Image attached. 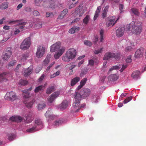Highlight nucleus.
Here are the masks:
<instances>
[{
	"label": "nucleus",
	"instance_id": "nucleus-1",
	"mask_svg": "<svg viewBox=\"0 0 146 146\" xmlns=\"http://www.w3.org/2000/svg\"><path fill=\"white\" fill-rule=\"evenodd\" d=\"M76 50L74 48L68 49L66 52L65 55L62 57V60L65 62H69L74 59L76 55Z\"/></svg>",
	"mask_w": 146,
	"mask_h": 146
},
{
	"label": "nucleus",
	"instance_id": "nucleus-2",
	"mask_svg": "<svg viewBox=\"0 0 146 146\" xmlns=\"http://www.w3.org/2000/svg\"><path fill=\"white\" fill-rule=\"evenodd\" d=\"M120 55L119 53L107 52L105 54L103 60H107L111 58H113L117 60H118L120 58Z\"/></svg>",
	"mask_w": 146,
	"mask_h": 146
},
{
	"label": "nucleus",
	"instance_id": "nucleus-3",
	"mask_svg": "<svg viewBox=\"0 0 146 146\" xmlns=\"http://www.w3.org/2000/svg\"><path fill=\"white\" fill-rule=\"evenodd\" d=\"M5 98L6 100L11 101H13L18 98V96L13 92H7Z\"/></svg>",
	"mask_w": 146,
	"mask_h": 146
},
{
	"label": "nucleus",
	"instance_id": "nucleus-4",
	"mask_svg": "<svg viewBox=\"0 0 146 146\" xmlns=\"http://www.w3.org/2000/svg\"><path fill=\"white\" fill-rule=\"evenodd\" d=\"M31 45V38L29 37L25 38L20 45V48L24 50L28 49Z\"/></svg>",
	"mask_w": 146,
	"mask_h": 146
},
{
	"label": "nucleus",
	"instance_id": "nucleus-5",
	"mask_svg": "<svg viewBox=\"0 0 146 146\" xmlns=\"http://www.w3.org/2000/svg\"><path fill=\"white\" fill-rule=\"evenodd\" d=\"M134 25L132 30H131L132 32L137 35L140 34L142 29L141 23L139 22L135 23L134 22Z\"/></svg>",
	"mask_w": 146,
	"mask_h": 146
},
{
	"label": "nucleus",
	"instance_id": "nucleus-6",
	"mask_svg": "<svg viewBox=\"0 0 146 146\" xmlns=\"http://www.w3.org/2000/svg\"><path fill=\"white\" fill-rule=\"evenodd\" d=\"M35 102V100L34 99H31L30 97H28L26 96V95H25V98H24L23 102L27 108H32Z\"/></svg>",
	"mask_w": 146,
	"mask_h": 146
},
{
	"label": "nucleus",
	"instance_id": "nucleus-7",
	"mask_svg": "<svg viewBox=\"0 0 146 146\" xmlns=\"http://www.w3.org/2000/svg\"><path fill=\"white\" fill-rule=\"evenodd\" d=\"M14 23H17V26H19V29H24L25 27H27V26H25V25L28 23L27 22H23L22 20H17L14 21H11L9 22V24H11Z\"/></svg>",
	"mask_w": 146,
	"mask_h": 146
},
{
	"label": "nucleus",
	"instance_id": "nucleus-8",
	"mask_svg": "<svg viewBox=\"0 0 146 146\" xmlns=\"http://www.w3.org/2000/svg\"><path fill=\"white\" fill-rule=\"evenodd\" d=\"M45 48L44 47L42 46H38L36 53V56L38 58H41L45 53Z\"/></svg>",
	"mask_w": 146,
	"mask_h": 146
},
{
	"label": "nucleus",
	"instance_id": "nucleus-9",
	"mask_svg": "<svg viewBox=\"0 0 146 146\" xmlns=\"http://www.w3.org/2000/svg\"><path fill=\"white\" fill-rule=\"evenodd\" d=\"M12 77L11 74L10 72H4L0 74V82L4 80H7Z\"/></svg>",
	"mask_w": 146,
	"mask_h": 146
},
{
	"label": "nucleus",
	"instance_id": "nucleus-10",
	"mask_svg": "<svg viewBox=\"0 0 146 146\" xmlns=\"http://www.w3.org/2000/svg\"><path fill=\"white\" fill-rule=\"evenodd\" d=\"M12 54V52L10 47L7 48L5 51V54L3 55V59L4 60L7 61L9 58Z\"/></svg>",
	"mask_w": 146,
	"mask_h": 146
},
{
	"label": "nucleus",
	"instance_id": "nucleus-11",
	"mask_svg": "<svg viewBox=\"0 0 146 146\" xmlns=\"http://www.w3.org/2000/svg\"><path fill=\"white\" fill-rule=\"evenodd\" d=\"M117 19L115 21V16H111L108 18L109 20L106 23V25L108 27L112 24V26L114 25L117 22L118 20Z\"/></svg>",
	"mask_w": 146,
	"mask_h": 146
},
{
	"label": "nucleus",
	"instance_id": "nucleus-12",
	"mask_svg": "<svg viewBox=\"0 0 146 146\" xmlns=\"http://www.w3.org/2000/svg\"><path fill=\"white\" fill-rule=\"evenodd\" d=\"M61 43L59 42H58L52 45L50 48V51L52 52H55L58 50L60 48Z\"/></svg>",
	"mask_w": 146,
	"mask_h": 146
},
{
	"label": "nucleus",
	"instance_id": "nucleus-13",
	"mask_svg": "<svg viewBox=\"0 0 146 146\" xmlns=\"http://www.w3.org/2000/svg\"><path fill=\"white\" fill-rule=\"evenodd\" d=\"M65 50V48L64 47L60 48L54 55V57L56 59H58L63 53Z\"/></svg>",
	"mask_w": 146,
	"mask_h": 146
},
{
	"label": "nucleus",
	"instance_id": "nucleus-14",
	"mask_svg": "<svg viewBox=\"0 0 146 146\" xmlns=\"http://www.w3.org/2000/svg\"><path fill=\"white\" fill-rule=\"evenodd\" d=\"M60 94L58 91L54 92L48 99V101L50 103H52L55 99L58 97Z\"/></svg>",
	"mask_w": 146,
	"mask_h": 146
},
{
	"label": "nucleus",
	"instance_id": "nucleus-15",
	"mask_svg": "<svg viewBox=\"0 0 146 146\" xmlns=\"http://www.w3.org/2000/svg\"><path fill=\"white\" fill-rule=\"evenodd\" d=\"M144 52V49L142 47L140 48L136 52L135 56L137 58L141 57L143 56Z\"/></svg>",
	"mask_w": 146,
	"mask_h": 146
},
{
	"label": "nucleus",
	"instance_id": "nucleus-16",
	"mask_svg": "<svg viewBox=\"0 0 146 146\" xmlns=\"http://www.w3.org/2000/svg\"><path fill=\"white\" fill-rule=\"evenodd\" d=\"M91 93L90 90L88 88L82 89L81 91V94L84 97H87L89 96Z\"/></svg>",
	"mask_w": 146,
	"mask_h": 146
},
{
	"label": "nucleus",
	"instance_id": "nucleus-17",
	"mask_svg": "<svg viewBox=\"0 0 146 146\" xmlns=\"http://www.w3.org/2000/svg\"><path fill=\"white\" fill-rule=\"evenodd\" d=\"M80 101L75 100L73 104V111L75 112H77L79 111L80 108Z\"/></svg>",
	"mask_w": 146,
	"mask_h": 146
},
{
	"label": "nucleus",
	"instance_id": "nucleus-18",
	"mask_svg": "<svg viewBox=\"0 0 146 146\" xmlns=\"http://www.w3.org/2000/svg\"><path fill=\"white\" fill-rule=\"evenodd\" d=\"M125 28L123 27L118 28L116 31V36L118 37H120L124 34Z\"/></svg>",
	"mask_w": 146,
	"mask_h": 146
},
{
	"label": "nucleus",
	"instance_id": "nucleus-19",
	"mask_svg": "<svg viewBox=\"0 0 146 146\" xmlns=\"http://www.w3.org/2000/svg\"><path fill=\"white\" fill-rule=\"evenodd\" d=\"M9 119L13 121L19 122H21L23 120V118L20 116H13L9 118Z\"/></svg>",
	"mask_w": 146,
	"mask_h": 146
},
{
	"label": "nucleus",
	"instance_id": "nucleus-20",
	"mask_svg": "<svg viewBox=\"0 0 146 146\" xmlns=\"http://www.w3.org/2000/svg\"><path fill=\"white\" fill-rule=\"evenodd\" d=\"M68 106V102L67 101H64L59 106L58 108L62 110L65 109Z\"/></svg>",
	"mask_w": 146,
	"mask_h": 146
},
{
	"label": "nucleus",
	"instance_id": "nucleus-21",
	"mask_svg": "<svg viewBox=\"0 0 146 146\" xmlns=\"http://www.w3.org/2000/svg\"><path fill=\"white\" fill-rule=\"evenodd\" d=\"M31 116V114L29 113L27 115H26L25 117H23V119L26 121L27 123H30L32 121Z\"/></svg>",
	"mask_w": 146,
	"mask_h": 146
},
{
	"label": "nucleus",
	"instance_id": "nucleus-22",
	"mask_svg": "<svg viewBox=\"0 0 146 146\" xmlns=\"http://www.w3.org/2000/svg\"><path fill=\"white\" fill-rule=\"evenodd\" d=\"M80 80V78L78 77H76L73 78L71 81V86H73L75 85L77 82L79 81Z\"/></svg>",
	"mask_w": 146,
	"mask_h": 146
},
{
	"label": "nucleus",
	"instance_id": "nucleus-23",
	"mask_svg": "<svg viewBox=\"0 0 146 146\" xmlns=\"http://www.w3.org/2000/svg\"><path fill=\"white\" fill-rule=\"evenodd\" d=\"M32 68L31 67H29L26 69L24 72V76H27L30 75L32 73Z\"/></svg>",
	"mask_w": 146,
	"mask_h": 146
},
{
	"label": "nucleus",
	"instance_id": "nucleus-24",
	"mask_svg": "<svg viewBox=\"0 0 146 146\" xmlns=\"http://www.w3.org/2000/svg\"><path fill=\"white\" fill-rule=\"evenodd\" d=\"M68 12V9H65L62 11L60 15L58 17V19H63L64 16Z\"/></svg>",
	"mask_w": 146,
	"mask_h": 146
},
{
	"label": "nucleus",
	"instance_id": "nucleus-25",
	"mask_svg": "<svg viewBox=\"0 0 146 146\" xmlns=\"http://www.w3.org/2000/svg\"><path fill=\"white\" fill-rule=\"evenodd\" d=\"M46 85V84H45L44 85V86H43V85H41L36 87L35 90V92L36 93H37L41 90H43L44 88Z\"/></svg>",
	"mask_w": 146,
	"mask_h": 146
},
{
	"label": "nucleus",
	"instance_id": "nucleus-26",
	"mask_svg": "<svg viewBox=\"0 0 146 146\" xmlns=\"http://www.w3.org/2000/svg\"><path fill=\"white\" fill-rule=\"evenodd\" d=\"M82 96L81 94H80L78 92H76L74 95L75 100H77V101H79L81 100Z\"/></svg>",
	"mask_w": 146,
	"mask_h": 146
},
{
	"label": "nucleus",
	"instance_id": "nucleus-27",
	"mask_svg": "<svg viewBox=\"0 0 146 146\" xmlns=\"http://www.w3.org/2000/svg\"><path fill=\"white\" fill-rule=\"evenodd\" d=\"M140 72L139 71L136 70L133 72L131 75V76L133 78H137Z\"/></svg>",
	"mask_w": 146,
	"mask_h": 146
},
{
	"label": "nucleus",
	"instance_id": "nucleus-28",
	"mask_svg": "<svg viewBox=\"0 0 146 146\" xmlns=\"http://www.w3.org/2000/svg\"><path fill=\"white\" fill-rule=\"evenodd\" d=\"M79 30V28H77L75 26H74L69 30V33L71 34H74L77 31H78Z\"/></svg>",
	"mask_w": 146,
	"mask_h": 146
},
{
	"label": "nucleus",
	"instance_id": "nucleus-29",
	"mask_svg": "<svg viewBox=\"0 0 146 146\" xmlns=\"http://www.w3.org/2000/svg\"><path fill=\"white\" fill-rule=\"evenodd\" d=\"M45 115L46 117H49L51 119H53L54 117V115L51 114V112L49 110L46 111Z\"/></svg>",
	"mask_w": 146,
	"mask_h": 146
},
{
	"label": "nucleus",
	"instance_id": "nucleus-30",
	"mask_svg": "<svg viewBox=\"0 0 146 146\" xmlns=\"http://www.w3.org/2000/svg\"><path fill=\"white\" fill-rule=\"evenodd\" d=\"M54 88L55 87L54 86H51V87L48 88L46 91V94H51L54 90Z\"/></svg>",
	"mask_w": 146,
	"mask_h": 146
},
{
	"label": "nucleus",
	"instance_id": "nucleus-31",
	"mask_svg": "<svg viewBox=\"0 0 146 146\" xmlns=\"http://www.w3.org/2000/svg\"><path fill=\"white\" fill-rule=\"evenodd\" d=\"M134 24V22H132L130 24H128L127 25L126 29L127 30L129 31L131 29V30H132Z\"/></svg>",
	"mask_w": 146,
	"mask_h": 146
},
{
	"label": "nucleus",
	"instance_id": "nucleus-32",
	"mask_svg": "<svg viewBox=\"0 0 146 146\" xmlns=\"http://www.w3.org/2000/svg\"><path fill=\"white\" fill-rule=\"evenodd\" d=\"M132 13L136 16H138L139 14L138 10L135 8H132L131 9Z\"/></svg>",
	"mask_w": 146,
	"mask_h": 146
},
{
	"label": "nucleus",
	"instance_id": "nucleus-33",
	"mask_svg": "<svg viewBox=\"0 0 146 146\" xmlns=\"http://www.w3.org/2000/svg\"><path fill=\"white\" fill-rule=\"evenodd\" d=\"M8 7V4L7 2H5L3 3L0 6L1 9L3 10L7 8Z\"/></svg>",
	"mask_w": 146,
	"mask_h": 146
},
{
	"label": "nucleus",
	"instance_id": "nucleus-34",
	"mask_svg": "<svg viewBox=\"0 0 146 146\" xmlns=\"http://www.w3.org/2000/svg\"><path fill=\"white\" fill-rule=\"evenodd\" d=\"M76 65H74L73 64V63H70L69 64H68L66 65V66L67 68H68L70 70H71L74 68H75Z\"/></svg>",
	"mask_w": 146,
	"mask_h": 146
},
{
	"label": "nucleus",
	"instance_id": "nucleus-35",
	"mask_svg": "<svg viewBox=\"0 0 146 146\" xmlns=\"http://www.w3.org/2000/svg\"><path fill=\"white\" fill-rule=\"evenodd\" d=\"M8 139L9 141H12L15 137V135L13 134H9L8 135Z\"/></svg>",
	"mask_w": 146,
	"mask_h": 146
},
{
	"label": "nucleus",
	"instance_id": "nucleus-36",
	"mask_svg": "<svg viewBox=\"0 0 146 146\" xmlns=\"http://www.w3.org/2000/svg\"><path fill=\"white\" fill-rule=\"evenodd\" d=\"M90 20V17L88 15H87L84 19L83 22L84 23L87 24Z\"/></svg>",
	"mask_w": 146,
	"mask_h": 146
},
{
	"label": "nucleus",
	"instance_id": "nucleus-37",
	"mask_svg": "<svg viewBox=\"0 0 146 146\" xmlns=\"http://www.w3.org/2000/svg\"><path fill=\"white\" fill-rule=\"evenodd\" d=\"M121 66V65H119V66L116 65L113 66L109 70V71L111 72L113 70H118L119 69Z\"/></svg>",
	"mask_w": 146,
	"mask_h": 146
},
{
	"label": "nucleus",
	"instance_id": "nucleus-38",
	"mask_svg": "<svg viewBox=\"0 0 146 146\" xmlns=\"http://www.w3.org/2000/svg\"><path fill=\"white\" fill-rule=\"evenodd\" d=\"M110 78L113 80L115 81L118 78V77L116 74H113L110 76Z\"/></svg>",
	"mask_w": 146,
	"mask_h": 146
},
{
	"label": "nucleus",
	"instance_id": "nucleus-39",
	"mask_svg": "<svg viewBox=\"0 0 146 146\" xmlns=\"http://www.w3.org/2000/svg\"><path fill=\"white\" fill-rule=\"evenodd\" d=\"M104 31L103 29H101L100 32V42H102L104 40Z\"/></svg>",
	"mask_w": 146,
	"mask_h": 146
},
{
	"label": "nucleus",
	"instance_id": "nucleus-40",
	"mask_svg": "<svg viewBox=\"0 0 146 146\" xmlns=\"http://www.w3.org/2000/svg\"><path fill=\"white\" fill-rule=\"evenodd\" d=\"M16 61L15 60L10 61L8 65V67L13 66L16 63Z\"/></svg>",
	"mask_w": 146,
	"mask_h": 146
},
{
	"label": "nucleus",
	"instance_id": "nucleus-41",
	"mask_svg": "<svg viewBox=\"0 0 146 146\" xmlns=\"http://www.w3.org/2000/svg\"><path fill=\"white\" fill-rule=\"evenodd\" d=\"M45 107V104L44 103H42L39 104L38 106V109L39 110H41Z\"/></svg>",
	"mask_w": 146,
	"mask_h": 146
},
{
	"label": "nucleus",
	"instance_id": "nucleus-42",
	"mask_svg": "<svg viewBox=\"0 0 146 146\" xmlns=\"http://www.w3.org/2000/svg\"><path fill=\"white\" fill-rule=\"evenodd\" d=\"M28 83V82L27 81L23 80H21L19 82V84L22 85L24 86L27 84Z\"/></svg>",
	"mask_w": 146,
	"mask_h": 146
},
{
	"label": "nucleus",
	"instance_id": "nucleus-43",
	"mask_svg": "<svg viewBox=\"0 0 146 146\" xmlns=\"http://www.w3.org/2000/svg\"><path fill=\"white\" fill-rule=\"evenodd\" d=\"M36 128V126H34L32 128L29 129L27 130V131L29 133L33 132L34 131L35 129Z\"/></svg>",
	"mask_w": 146,
	"mask_h": 146
},
{
	"label": "nucleus",
	"instance_id": "nucleus-44",
	"mask_svg": "<svg viewBox=\"0 0 146 146\" xmlns=\"http://www.w3.org/2000/svg\"><path fill=\"white\" fill-rule=\"evenodd\" d=\"M25 94L24 95V98H25V96L26 95V96L30 97V94L28 92V90H25L22 91Z\"/></svg>",
	"mask_w": 146,
	"mask_h": 146
},
{
	"label": "nucleus",
	"instance_id": "nucleus-45",
	"mask_svg": "<svg viewBox=\"0 0 146 146\" xmlns=\"http://www.w3.org/2000/svg\"><path fill=\"white\" fill-rule=\"evenodd\" d=\"M132 98V97L131 96L128 97L123 101V103L125 104H126L131 100Z\"/></svg>",
	"mask_w": 146,
	"mask_h": 146
},
{
	"label": "nucleus",
	"instance_id": "nucleus-46",
	"mask_svg": "<svg viewBox=\"0 0 146 146\" xmlns=\"http://www.w3.org/2000/svg\"><path fill=\"white\" fill-rule=\"evenodd\" d=\"M35 123L37 125H40L42 124V122L40 119H36L35 120Z\"/></svg>",
	"mask_w": 146,
	"mask_h": 146
},
{
	"label": "nucleus",
	"instance_id": "nucleus-47",
	"mask_svg": "<svg viewBox=\"0 0 146 146\" xmlns=\"http://www.w3.org/2000/svg\"><path fill=\"white\" fill-rule=\"evenodd\" d=\"M132 61V60L131 59V56L130 55L128 56L127 58L125 60V61L127 63H131Z\"/></svg>",
	"mask_w": 146,
	"mask_h": 146
},
{
	"label": "nucleus",
	"instance_id": "nucleus-48",
	"mask_svg": "<svg viewBox=\"0 0 146 146\" xmlns=\"http://www.w3.org/2000/svg\"><path fill=\"white\" fill-rule=\"evenodd\" d=\"M132 49V47L131 46H128L125 49V51L126 52H130Z\"/></svg>",
	"mask_w": 146,
	"mask_h": 146
},
{
	"label": "nucleus",
	"instance_id": "nucleus-49",
	"mask_svg": "<svg viewBox=\"0 0 146 146\" xmlns=\"http://www.w3.org/2000/svg\"><path fill=\"white\" fill-rule=\"evenodd\" d=\"M84 44L87 46H91L92 45V43L89 40H86L84 42Z\"/></svg>",
	"mask_w": 146,
	"mask_h": 146
},
{
	"label": "nucleus",
	"instance_id": "nucleus-50",
	"mask_svg": "<svg viewBox=\"0 0 146 146\" xmlns=\"http://www.w3.org/2000/svg\"><path fill=\"white\" fill-rule=\"evenodd\" d=\"M87 80V79L86 78H85L82 79L80 82V84L82 85V86H83L86 83Z\"/></svg>",
	"mask_w": 146,
	"mask_h": 146
},
{
	"label": "nucleus",
	"instance_id": "nucleus-51",
	"mask_svg": "<svg viewBox=\"0 0 146 146\" xmlns=\"http://www.w3.org/2000/svg\"><path fill=\"white\" fill-rule=\"evenodd\" d=\"M103 48H101L100 49L98 50H95L94 51V53L95 54H97L99 53H100L102 52Z\"/></svg>",
	"mask_w": 146,
	"mask_h": 146
},
{
	"label": "nucleus",
	"instance_id": "nucleus-52",
	"mask_svg": "<svg viewBox=\"0 0 146 146\" xmlns=\"http://www.w3.org/2000/svg\"><path fill=\"white\" fill-rule=\"evenodd\" d=\"M50 61V60L48 58H46L45 60L43 62V64L46 65L48 64Z\"/></svg>",
	"mask_w": 146,
	"mask_h": 146
},
{
	"label": "nucleus",
	"instance_id": "nucleus-53",
	"mask_svg": "<svg viewBox=\"0 0 146 146\" xmlns=\"http://www.w3.org/2000/svg\"><path fill=\"white\" fill-rule=\"evenodd\" d=\"M127 67V64H123L122 66V68L120 70V71L121 72H122Z\"/></svg>",
	"mask_w": 146,
	"mask_h": 146
},
{
	"label": "nucleus",
	"instance_id": "nucleus-54",
	"mask_svg": "<svg viewBox=\"0 0 146 146\" xmlns=\"http://www.w3.org/2000/svg\"><path fill=\"white\" fill-rule=\"evenodd\" d=\"M62 121L60 120H56V121L54 122V125L55 126H57L59 125V124H60L61 123Z\"/></svg>",
	"mask_w": 146,
	"mask_h": 146
},
{
	"label": "nucleus",
	"instance_id": "nucleus-55",
	"mask_svg": "<svg viewBox=\"0 0 146 146\" xmlns=\"http://www.w3.org/2000/svg\"><path fill=\"white\" fill-rule=\"evenodd\" d=\"M54 16V15L53 13L51 12L49 13V12H46V17H52Z\"/></svg>",
	"mask_w": 146,
	"mask_h": 146
},
{
	"label": "nucleus",
	"instance_id": "nucleus-56",
	"mask_svg": "<svg viewBox=\"0 0 146 146\" xmlns=\"http://www.w3.org/2000/svg\"><path fill=\"white\" fill-rule=\"evenodd\" d=\"M21 66V64H18L16 67V68L15 69V71L17 72H19V68H20Z\"/></svg>",
	"mask_w": 146,
	"mask_h": 146
},
{
	"label": "nucleus",
	"instance_id": "nucleus-57",
	"mask_svg": "<svg viewBox=\"0 0 146 146\" xmlns=\"http://www.w3.org/2000/svg\"><path fill=\"white\" fill-rule=\"evenodd\" d=\"M55 64L54 62H53L51 63L47 68L46 69V71L48 72V71L50 68L52 66Z\"/></svg>",
	"mask_w": 146,
	"mask_h": 146
},
{
	"label": "nucleus",
	"instance_id": "nucleus-58",
	"mask_svg": "<svg viewBox=\"0 0 146 146\" xmlns=\"http://www.w3.org/2000/svg\"><path fill=\"white\" fill-rule=\"evenodd\" d=\"M42 1V0H35V2L36 5L38 6Z\"/></svg>",
	"mask_w": 146,
	"mask_h": 146
},
{
	"label": "nucleus",
	"instance_id": "nucleus-59",
	"mask_svg": "<svg viewBox=\"0 0 146 146\" xmlns=\"http://www.w3.org/2000/svg\"><path fill=\"white\" fill-rule=\"evenodd\" d=\"M99 13H98V12L95 11V15L94 16V19H93L94 20V21L96 20L97 19V17H98L99 15Z\"/></svg>",
	"mask_w": 146,
	"mask_h": 146
},
{
	"label": "nucleus",
	"instance_id": "nucleus-60",
	"mask_svg": "<svg viewBox=\"0 0 146 146\" xmlns=\"http://www.w3.org/2000/svg\"><path fill=\"white\" fill-rule=\"evenodd\" d=\"M124 7L123 5L122 4H120L119 5V8L120 11V12H122V9Z\"/></svg>",
	"mask_w": 146,
	"mask_h": 146
},
{
	"label": "nucleus",
	"instance_id": "nucleus-61",
	"mask_svg": "<svg viewBox=\"0 0 146 146\" xmlns=\"http://www.w3.org/2000/svg\"><path fill=\"white\" fill-rule=\"evenodd\" d=\"M22 57L21 58V60L24 61L26 60L27 57V55L25 54H23L22 55Z\"/></svg>",
	"mask_w": 146,
	"mask_h": 146
},
{
	"label": "nucleus",
	"instance_id": "nucleus-62",
	"mask_svg": "<svg viewBox=\"0 0 146 146\" xmlns=\"http://www.w3.org/2000/svg\"><path fill=\"white\" fill-rule=\"evenodd\" d=\"M33 14L35 16H38L40 14L39 12L37 11H34L33 12Z\"/></svg>",
	"mask_w": 146,
	"mask_h": 146
},
{
	"label": "nucleus",
	"instance_id": "nucleus-63",
	"mask_svg": "<svg viewBox=\"0 0 146 146\" xmlns=\"http://www.w3.org/2000/svg\"><path fill=\"white\" fill-rule=\"evenodd\" d=\"M107 14V12H105L103 11V12L102 13V17L103 18H104L106 17Z\"/></svg>",
	"mask_w": 146,
	"mask_h": 146
},
{
	"label": "nucleus",
	"instance_id": "nucleus-64",
	"mask_svg": "<svg viewBox=\"0 0 146 146\" xmlns=\"http://www.w3.org/2000/svg\"><path fill=\"white\" fill-rule=\"evenodd\" d=\"M44 76H45L44 74H42L41 76H40V78L39 79H38L39 81L40 82V81H42L43 80V79L44 78Z\"/></svg>",
	"mask_w": 146,
	"mask_h": 146
}]
</instances>
